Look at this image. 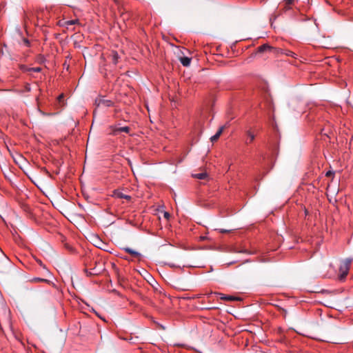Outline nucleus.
I'll return each mask as SVG.
<instances>
[{"label": "nucleus", "instance_id": "nucleus-13", "mask_svg": "<svg viewBox=\"0 0 353 353\" xmlns=\"http://www.w3.org/2000/svg\"><path fill=\"white\" fill-rule=\"evenodd\" d=\"M247 136H248V139L246 141L247 144H250L254 139V135L250 130L247 132Z\"/></svg>", "mask_w": 353, "mask_h": 353}, {"label": "nucleus", "instance_id": "nucleus-23", "mask_svg": "<svg viewBox=\"0 0 353 353\" xmlns=\"http://www.w3.org/2000/svg\"><path fill=\"white\" fill-rule=\"evenodd\" d=\"M164 217H165L166 219H168L170 217V214L168 212H165Z\"/></svg>", "mask_w": 353, "mask_h": 353}, {"label": "nucleus", "instance_id": "nucleus-20", "mask_svg": "<svg viewBox=\"0 0 353 353\" xmlns=\"http://www.w3.org/2000/svg\"><path fill=\"white\" fill-rule=\"evenodd\" d=\"M37 262L39 263V265L41 268H43V269H46V266L43 264V262H42L41 260L37 259Z\"/></svg>", "mask_w": 353, "mask_h": 353}, {"label": "nucleus", "instance_id": "nucleus-12", "mask_svg": "<svg viewBox=\"0 0 353 353\" xmlns=\"http://www.w3.org/2000/svg\"><path fill=\"white\" fill-rule=\"evenodd\" d=\"M84 272H85L86 275L88 276H91L92 275H97L99 272L95 270V268H93L92 270H88V269H85Z\"/></svg>", "mask_w": 353, "mask_h": 353}, {"label": "nucleus", "instance_id": "nucleus-14", "mask_svg": "<svg viewBox=\"0 0 353 353\" xmlns=\"http://www.w3.org/2000/svg\"><path fill=\"white\" fill-rule=\"evenodd\" d=\"M111 56L112 58V61L114 62V63L116 64L118 62V59L119 58L118 53L116 51H112L111 53Z\"/></svg>", "mask_w": 353, "mask_h": 353}, {"label": "nucleus", "instance_id": "nucleus-18", "mask_svg": "<svg viewBox=\"0 0 353 353\" xmlns=\"http://www.w3.org/2000/svg\"><path fill=\"white\" fill-rule=\"evenodd\" d=\"M221 299H224V300H227V301H235V300H236V299L234 298V296H223Z\"/></svg>", "mask_w": 353, "mask_h": 353}, {"label": "nucleus", "instance_id": "nucleus-17", "mask_svg": "<svg viewBox=\"0 0 353 353\" xmlns=\"http://www.w3.org/2000/svg\"><path fill=\"white\" fill-rule=\"evenodd\" d=\"M28 70L29 71H32V72H40L41 70V67H32V68H28Z\"/></svg>", "mask_w": 353, "mask_h": 353}, {"label": "nucleus", "instance_id": "nucleus-21", "mask_svg": "<svg viewBox=\"0 0 353 353\" xmlns=\"http://www.w3.org/2000/svg\"><path fill=\"white\" fill-rule=\"evenodd\" d=\"M343 0H327V2L330 4H332V2H336V3H340Z\"/></svg>", "mask_w": 353, "mask_h": 353}, {"label": "nucleus", "instance_id": "nucleus-5", "mask_svg": "<svg viewBox=\"0 0 353 353\" xmlns=\"http://www.w3.org/2000/svg\"><path fill=\"white\" fill-rule=\"evenodd\" d=\"M121 249L126 253L130 254L134 258H136L139 261L141 259L142 254L140 252H139L130 248H128V247L123 248Z\"/></svg>", "mask_w": 353, "mask_h": 353}, {"label": "nucleus", "instance_id": "nucleus-26", "mask_svg": "<svg viewBox=\"0 0 353 353\" xmlns=\"http://www.w3.org/2000/svg\"><path fill=\"white\" fill-rule=\"evenodd\" d=\"M63 97V95L61 94V95H59V100L60 101Z\"/></svg>", "mask_w": 353, "mask_h": 353}, {"label": "nucleus", "instance_id": "nucleus-2", "mask_svg": "<svg viewBox=\"0 0 353 353\" xmlns=\"http://www.w3.org/2000/svg\"><path fill=\"white\" fill-rule=\"evenodd\" d=\"M265 52L272 54L275 57H279L280 54L284 52V50L270 46L268 44L262 45L257 48V52L259 53Z\"/></svg>", "mask_w": 353, "mask_h": 353}, {"label": "nucleus", "instance_id": "nucleus-28", "mask_svg": "<svg viewBox=\"0 0 353 353\" xmlns=\"http://www.w3.org/2000/svg\"><path fill=\"white\" fill-rule=\"evenodd\" d=\"M123 259H125V260H128V259L125 256H123Z\"/></svg>", "mask_w": 353, "mask_h": 353}, {"label": "nucleus", "instance_id": "nucleus-19", "mask_svg": "<svg viewBox=\"0 0 353 353\" xmlns=\"http://www.w3.org/2000/svg\"><path fill=\"white\" fill-rule=\"evenodd\" d=\"M20 68L23 70V71H26L27 72H30L28 70V68H30V67H27L26 65H20Z\"/></svg>", "mask_w": 353, "mask_h": 353}, {"label": "nucleus", "instance_id": "nucleus-4", "mask_svg": "<svg viewBox=\"0 0 353 353\" xmlns=\"http://www.w3.org/2000/svg\"><path fill=\"white\" fill-rule=\"evenodd\" d=\"M297 0H283L280 5H281L282 10L284 12H287L290 10L294 5Z\"/></svg>", "mask_w": 353, "mask_h": 353}, {"label": "nucleus", "instance_id": "nucleus-22", "mask_svg": "<svg viewBox=\"0 0 353 353\" xmlns=\"http://www.w3.org/2000/svg\"><path fill=\"white\" fill-rule=\"evenodd\" d=\"M333 174H334V173H333L332 172H331V171H328V172L326 173L325 176H332V175H333Z\"/></svg>", "mask_w": 353, "mask_h": 353}, {"label": "nucleus", "instance_id": "nucleus-24", "mask_svg": "<svg viewBox=\"0 0 353 353\" xmlns=\"http://www.w3.org/2000/svg\"><path fill=\"white\" fill-rule=\"evenodd\" d=\"M39 112H40L42 115H43V116H46V115H50V114H46V113H45L44 112L41 111V110H39Z\"/></svg>", "mask_w": 353, "mask_h": 353}, {"label": "nucleus", "instance_id": "nucleus-25", "mask_svg": "<svg viewBox=\"0 0 353 353\" xmlns=\"http://www.w3.org/2000/svg\"><path fill=\"white\" fill-rule=\"evenodd\" d=\"M26 90H27L28 91H30V90H31V89L30 88V85H28L26 86Z\"/></svg>", "mask_w": 353, "mask_h": 353}, {"label": "nucleus", "instance_id": "nucleus-16", "mask_svg": "<svg viewBox=\"0 0 353 353\" xmlns=\"http://www.w3.org/2000/svg\"><path fill=\"white\" fill-rule=\"evenodd\" d=\"M32 281H34V282H43V283H51L50 281H49L48 279H41V278H39V277L32 279Z\"/></svg>", "mask_w": 353, "mask_h": 353}, {"label": "nucleus", "instance_id": "nucleus-10", "mask_svg": "<svg viewBox=\"0 0 353 353\" xmlns=\"http://www.w3.org/2000/svg\"><path fill=\"white\" fill-rule=\"evenodd\" d=\"M180 61L184 66H188L190 64L191 59L187 57H183L180 58Z\"/></svg>", "mask_w": 353, "mask_h": 353}, {"label": "nucleus", "instance_id": "nucleus-9", "mask_svg": "<svg viewBox=\"0 0 353 353\" xmlns=\"http://www.w3.org/2000/svg\"><path fill=\"white\" fill-rule=\"evenodd\" d=\"M223 129H224V126H221L219 130L216 131V132L215 133L214 135H213L212 137H211V141L212 142H216L218 141L219 138L220 137V135L221 134V133L223 132Z\"/></svg>", "mask_w": 353, "mask_h": 353}, {"label": "nucleus", "instance_id": "nucleus-7", "mask_svg": "<svg viewBox=\"0 0 353 353\" xmlns=\"http://www.w3.org/2000/svg\"><path fill=\"white\" fill-rule=\"evenodd\" d=\"M112 196L116 198L125 199L127 201H130L131 199V196L130 195L123 193L122 191L120 190H114L113 191Z\"/></svg>", "mask_w": 353, "mask_h": 353}, {"label": "nucleus", "instance_id": "nucleus-15", "mask_svg": "<svg viewBox=\"0 0 353 353\" xmlns=\"http://www.w3.org/2000/svg\"><path fill=\"white\" fill-rule=\"evenodd\" d=\"M281 54H285V56H288V57L296 58V54L294 52L290 51V50H284V52L282 53Z\"/></svg>", "mask_w": 353, "mask_h": 353}, {"label": "nucleus", "instance_id": "nucleus-27", "mask_svg": "<svg viewBox=\"0 0 353 353\" xmlns=\"http://www.w3.org/2000/svg\"><path fill=\"white\" fill-rule=\"evenodd\" d=\"M25 43L28 46L30 44V42L28 40H25Z\"/></svg>", "mask_w": 353, "mask_h": 353}, {"label": "nucleus", "instance_id": "nucleus-11", "mask_svg": "<svg viewBox=\"0 0 353 353\" xmlns=\"http://www.w3.org/2000/svg\"><path fill=\"white\" fill-rule=\"evenodd\" d=\"M194 178L203 180L205 179L208 177V174L205 172H202L199 174H195L192 175Z\"/></svg>", "mask_w": 353, "mask_h": 353}, {"label": "nucleus", "instance_id": "nucleus-3", "mask_svg": "<svg viewBox=\"0 0 353 353\" xmlns=\"http://www.w3.org/2000/svg\"><path fill=\"white\" fill-rule=\"evenodd\" d=\"M110 132L113 136H117L121 132L129 133L130 128L128 126L119 127L118 125H112L110 127Z\"/></svg>", "mask_w": 353, "mask_h": 353}, {"label": "nucleus", "instance_id": "nucleus-1", "mask_svg": "<svg viewBox=\"0 0 353 353\" xmlns=\"http://www.w3.org/2000/svg\"><path fill=\"white\" fill-rule=\"evenodd\" d=\"M352 261V259L351 258H346L341 261L339 276L341 281L344 280L346 276L348 274Z\"/></svg>", "mask_w": 353, "mask_h": 353}, {"label": "nucleus", "instance_id": "nucleus-8", "mask_svg": "<svg viewBox=\"0 0 353 353\" xmlns=\"http://www.w3.org/2000/svg\"><path fill=\"white\" fill-rule=\"evenodd\" d=\"M96 102H97V105L101 104L105 107H111L112 105L113 104V102L111 100H108L105 99H99V100H96Z\"/></svg>", "mask_w": 353, "mask_h": 353}, {"label": "nucleus", "instance_id": "nucleus-6", "mask_svg": "<svg viewBox=\"0 0 353 353\" xmlns=\"http://www.w3.org/2000/svg\"><path fill=\"white\" fill-rule=\"evenodd\" d=\"M59 24L61 26L68 28L69 26L79 25L80 22L79 19L68 20V21H59Z\"/></svg>", "mask_w": 353, "mask_h": 353}]
</instances>
